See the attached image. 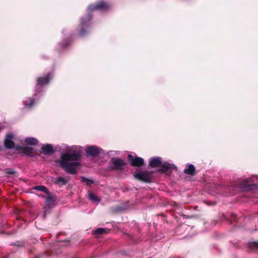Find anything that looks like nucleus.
<instances>
[{"label":"nucleus","instance_id":"nucleus-7","mask_svg":"<svg viewBox=\"0 0 258 258\" xmlns=\"http://www.w3.org/2000/svg\"><path fill=\"white\" fill-rule=\"evenodd\" d=\"M128 161L133 166H142L144 164V159L142 158L137 156L134 157L131 154H128L127 156Z\"/></svg>","mask_w":258,"mask_h":258},{"label":"nucleus","instance_id":"nucleus-5","mask_svg":"<svg viewBox=\"0 0 258 258\" xmlns=\"http://www.w3.org/2000/svg\"><path fill=\"white\" fill-rule=\"evenodd\" d=\"M255 177H250L243 179L238 184V187L243 190H249L255 186L256 184L254 183Z\"/></svg>","mask_w":258,"mask_h":258},{"label":"nucleus","instance_id":"nucleus-18","mask_svg":"<svg viewBox=\"0 0 258 258\" xmlns=\"http://www.w3.org/2000/svg\"><path fill=\"white\" fill-rule=\"evenodd\" d=\"M106 229L104 228H98L94 231V233L96 235H99L105 233Z\"/></svg>","mask_w":258,"mask_h":258},{"label":"nucleus","instance_id":"nucleus-4","mask_svg":"<svg viewBox=\"0 0 258 258\" xmlns=\"http://www.w3.org/2000/svg\"><path fill=\"white\" fill-rule=\"evenodd\" d=\"M149 165L152 167H160L161 168V170L164 172L176 168L174 164H169L166 162H162L161 158L159 157L151 158L149 161Z\"/></svg>","mask_w":258,"mask_h":258},{"label":"nucleus","instance_id":"nucleus-2","mask_svg":"<svg viewBox=\"0 0 258 258\" xmlns=\"http://www.w3.org/2000/svg\"><path fill=\"white\" fill-rule=\"evenodd\" d=\"M110 6L104 2L100 1L96 5H90L88 8V15L85 18H82L81 19L80 25L82 27V30L80 32V35L83 36L85 34L84 28L88 25L89 22L92 19V15L90 14L91 11L93 10H106L108 9Z\"/></svg>","mask_w":258,"mask_h":258},{"label":"nucleus","instance_id":"nucleus-17","mask_svg":"<svg viewBox=\"0 0 258 258\" xmlns=\"http://www.w3.org/2000/svg\"><path fill=\"white\" fill-rule=\"evenodd\" d=\"M88 195L89 198L90 200L95 202H99L100 199L93 192H89Z\"/></svg>","mask_w":258,"mask_h":258},{"label":"nucleus","instance_id":"nucleus-21","mask_svg":"<svg viewBox=\"0 0 258 258\" xmlns=\"http://www.w3.org/2000/svg\"><path fill=\"white\" fill-rule=\"evenodd\" d=\"M82 181L83 182H86L87 185H90V184H92L93 183V181H92L91 180H89V179H88L85 178H83Z\"/></svg>","mask_w":258,"mask_h":258},{"label":"nucleus","instance_id":"nucleus-22","mask_svg":"<svg viewBox=\"0 0 258 258\" xmlns=\"http://www.w3.org/2000/svg\"><path fill=\"white\" fill-rule=\"evenodd\" d=\"M41 88H40V89H38V90H36L35 89V91H36V92L34 94V96L35 97H37V92L39 91V92H40V91H42V89H41Z\"/></svg>","mask_w":258,"mask_h":258},{"label":"nucleus","instance_id":"nucleus-6","mask_svg":"<svg viewBox=\"0 0 258 258\" xmlns=\"http://www.w3.org/2000/svg\"><path fill=\"white\" fill-rule=\"evenodd\" d=\"M152 172L148 171H141L134 174L135 177L141 181L149 182L152 177Z\"/></svg>","mask_w":258,"mask_h":258},{"label":"nucleus","instance_id":"nucleus-15","mask_svg":"<svg viewBox=\"0 0 258 258\" xmlns=\"http://www.w3.org/2000/svg\"><path fill=\"white\" fill-rule=\"evenodd\" d=\"M25 142L27 144L35 145L38 144V141L34 138H28L25 139Z\"/></svg>","mask_w":258,"mask_h":258},{"label":"nucleus","instance_id":"nucleus-12","mask_svg":"<svg viewBox=\"0 0 258 258\" xmlns=\"http://www.w3.org/2000/svg\"><path fill=\"white\" fill-rule=\"evenodd\" d=\"M41 150L45 154H50L54 152L52 146L49 144L43 145L41 148Z\"/></svg>","mask_w":258,"mask_h":258},{"label":"nucleus","instance_id":"nucleus-14","mask_svg":"<svg viewBox=\"0 0 258 258\" xmlns=\"http://www.w3.org/2000/svg\"><path fill=\"white\" fill-rule=\"evenodd\" d=\"M34 189L41 191L46 194L47 195H49L50 193L48 191L47 188L44 185H37L35 186L33 188Z\"/></svg>","mask_w":258,"mask_h":258},{"label":"nucleus","instance_id":"nucleus-1","mask_svg":"<svg viewBox=\"0 0 258 258\" xmlns=\"http://www.w3.org/2000/svg\"><path fill=\"white\" fill-rule=\"evenodd\" d=\"M69 151L73 152L71 154L64 153L60 157V164L65 171L69 173H76L77 168L80 165L79 161L81 156V153L77 147H72Z\"/></svg>","mask_w":258,"mask_h":258},{"label":"nucleus","instance_id":"nucleus-10","mask_svg":"<svg viewBox=\"0 0 258 258\" xmlns=\"http://www.w3.org/2000/svg\"><path fill=\"white\" fill-rule=\"evenodd\" d=\"M100 151L101 149L94 146L88 147L86 149L87 155L92 156H97L100 152Z\"/></svg>","mask_w":258,"mask_h":258},{"label":"nucleus","instance_id":"nucleus-20","mask_svg":"<svg viewBox=\"0 0 258 258\" xmlns=\"http://www.w3.org/2000/svg\"><path fill=\"white\" fill-rule=\"evenodd\" d=\"M53 202H54V200L52 197H48L46 198L45 203L47 204L50 205V204H51L52 203H53Z\"/></svg>","mask_w":258,"mask_h":258},{"label":"nucleus","instance_id":"nucleus-16","mask_svg":"<svg viewBox=\"0 0 258 258\" xmlns=\"http://www.w3.org/2000/svg\"><path fill=\"white\" fill-rule=\"evenodd\" d=\"M195 170V168L194 166L192 164H190L184 169V172L187 174H193Z\"/></svg>","mask_w":258,"mask_h":258},{"label":"nucleus","instance_id":"nucleus-8","mask_svg":"<svg viewBox=\"0 0 258 258\" xmlns=\"http://www.w3.org/2000/svg\"><path fill=\"white\" fill-rule=\"evenodd\" d=\"M51 78L52 77L50 73H49L44 77L38 78L37 80V84L35 87V89L38 90L40 88H42L43 86L47 85Z\"/></svg>","mask_w":258,"mask_h":258},{"label":"nucleus","instance_id":"nucleus-3","mask_svg":"<svg viewBox=\"0 0 258 258\" xmlns=\"http://www.w3.org/2000/svg\"><path fill=\"white\" fill-rule=\"evenodd\" d=\"M14 139V135L12 134H8L6 136V138L5 140V146L7 149H13L16 148L17 149L21 150L24 153L29 155L30 156H34L35 154V150L32 147H21L19 146H15V144L13 142Z\"/></svg>","mask_w":258,"mask_h":258},{"label":"nucleus","instance_id":"nucleus-9","mask_svg":"<svg viewBox=\"0 0 258 258\" xmlns=\"http://www.w3.org/2000/svg\"><path fill=\"white\" fill-rule=\"evenodd\" d=\"M111 163L115 169L119 170L123 169L125 165L124 161L117 158H112L111 159Z\"/></svg>","mask_w":258,"mask_h":258},{"label":"nucleus","instance_id":"nucleus-11","mask_svg":"<svg viewBox=\"0 0 258 258\" xmlns=\"http://www.w3.org/2000/svg\"><path fill=\"white\" fill-rule=\"evenodd\" d=\"M68 180L62 177H57L53 180L54 184L58 185L59 186H62L68 183Z\"/></svg>","mask_w":258,"mask_h":258},{"label":"nucleus","instance_id":"nucleus-19","mask_svg":"<svg viewBox=\"0 0 258 258\" xmlns=\"http://www.w3.org/2000/svg\"><path fill=\"white\" fill-rule=\"evenodd\" d=\"M249 248L252 250H255L258 249V242H254L249 244Z\"/></svg>","mask_w":258,"mask_h":258},{"label":"nucleus","instance_id":"nucleus-23","mask_svg":"<svg viewBox=\"0 0 258 258\" xmlns=\"http://www.w3.org/2000/svg\"><path fill=\"white\" fill-rule=\"evenodd\" d=\"M69 45V43H66L64 45H63V47H65V46H67Z\"/></svg>","mask_w":258,"mask_h":258},{"label":"nucleus","instance_id":"nucleus-13","mask_svg":"<svg viewBox=\"0 0 258 258\" xmlns=\"http://www.w3.org/2000/svg\"><path fill=\"white\" fill-rule=\"evenodd\" d=\"M23 103L25 107L29 108L35 104V99L34 98H29L27 100L24 101Z\"/></svg>","mask_w":258,"mask_h":258}]
</instances>
